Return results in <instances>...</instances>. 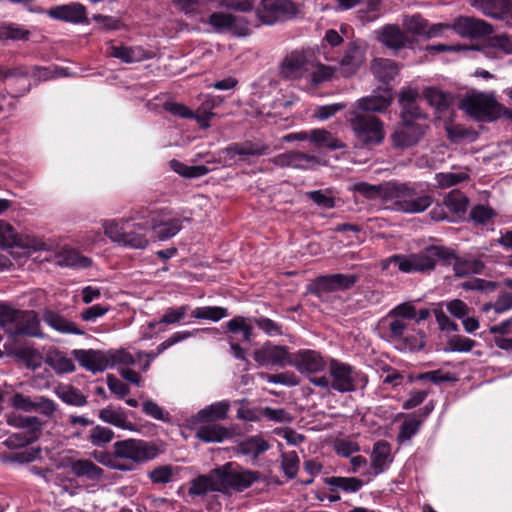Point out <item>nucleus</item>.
Listing matches in <instances>:
<instances>
[{
    "instance_id": "obj_1",
    "label": "nucleus",
    "mask_w": 512,
    "mask_h": 512,
    "mask_svg": "<svg viewBox=\"0 0 512 512\" xmlns=\"http://www.w3.org/2000/svg\"><path fill=\"white\" fill-rule=\"evenodd\" d=\"M452 259H456V257L451 250L440 246H430L417 254L391 256L382 262V268L388 269L389 265L393 263L404 273L426 272L433 270L437 261L442 260L448 263Z\"/></svg>"
},
{
    "instance_id": "obj_2",
    "label": "nucleus",
    "mask_w": 512,
    "mask_h": 512,
    "mask_svg": "<svg viewBox=\"0 0 512 512\" xmlns=\"http://www.w3.org/2000/svg\"><path fill=\"white\" fill-rule=\"evenodd\" d=\"M104 234L121 246L133 249H145L149 240L146 231L149 229L148 221L145 223L132 222L131 218L104 220L102 222Z\"/></svg>"
},
{
    "instance_id": "obj_3",
    "label": "nucleus",
    "mask_w": 512,
    "mask_h": 512,
    "mask_svg": "<svg viewBox=\"0 0 512 512\" xmlns=\"http://www.w3.org/2000/svg\"><path fill=\"white\" fill-rule=\"evenodd\" d=\"M346 120L350 125L356 140L364 147L379 145L385 138L384 123L375 115H364L354 109L346 113Z\"/></svg>"
},
{
    "instance_id": "obj_4",
    "label": "nucleus",
    "mask_w": 512,
    "mask_h": 512,
    "mask_svg": "<svg viewBox=\"0 0 512 512\" xmlns=\"http://www.w3.org/2000/svg\"><path fill=\"white\" fill-rule=\"evenodd\" d=\"M0 325L10 335L41 337L40 320L35 311H22L0 305Z\"/></svg>"
},
{
    "instance_id": "obj_5",
    "label": "nucleus",
    "mask_w": 512,
    "mask_h": 512,
    "mask_svg": "<svg viewBox=\"0 0 512 512\" xmlns=\"http://www.w3.org/2000/svg\"><path fill=\"white\" fill-rule=\"evenodd\" d=\"M434 195L428 190L418 191L415 185L395 181L392 202L397 211L419 214L434 203Z\"/></svg>"
},
{
    "instance_id": "obj_6",
    "label": "nucleus",
    "mask_w": 512,
    "mask_h": 512,
    "mask_svg": "<svg viewBox=\"0 0 512 512\" xmlns=\"http://www.w3.org/2000/svg\"><path fill=\"white\" fill-rule=\"evenodd\" d=\"M115 456L123 466H129L132 471L137 465L154 459L159 450L156 445L141 440L129 438L113 444Z\"/></svg>"
},
{
    "instance_id": "obj_7",
    "label": "nucleus",
    "mask_w": 512,
    "mask_h": 512,
    "mask_svg": "<svg viewBox=\"0 0 512 512\" xmlns=\"http://www.w3.org/2000/svg\"><path fill=\"white\" fill-rule=\"evenodd\" d=\"M315 66L313 53L305 49H295L287 53L278 65V76L284 81L307 79Z\"/></svg>"
},
{
    "instance_id": "obj_8",
    "label": "nucleus",
    "mask_w": 512,
    "mask_h": 512,
    "mask_svg": "<svg viewBox=\"0 0 512 512\" xmlns=\"http://www.w3.org/2000/svg\"><path fill=\"white\" fill-rule=\"evenodd\" d=\"M462 109L479 121L491 122L508 110L498 103L492 94L477 93L466 97L461 102Z\"/></svg>"
},
{
    "instance_id": "obj_9",
    "label": "nucleus",
    "mask_w": 512,
    "mask_h": 512,
    "mask_svg": "<svg viewBox=\"0 0 512 512\" xmlns=\"http://www.w3.org/2000/svg\"><path fill=\"white\" fill-rule=\"evenodd\" d=\"M21 248L33 251H45L50 249V244L42 238L18 233L8 222L0 220V248Z\"/></svg>"
},
{
    "instance_id": "obj_10",
    "label": "nucleus",
    "mask_w": 512,
    "mask_h": 512,
    "mask_svg": "<svg viewBox=\"0 0 512 512\" xmlns=\"http://www.w3.org/2000/svg\"><path fill=\"white\" fill-rule=\"evenodd\" d=\"M219 469L222 493L230 490L243 491L249 488L253 483L257 482L261 474L258 471L247 470L242 468H233V463L228 462Z\"/></svg>"
},
{
    "instance_id": "obj_11",
    "label": "nucleus",
    "mask_w": 512,
    "mask_h": 512,
    "mask_svg": "<svg viewBox=\"0 0 512 512\" xmlns=\"http://www.w3.org/2000/svg\"><path fill=\"white\" fill-rule=\"evenodd\" d=\"M297 13V7L291 0H261L255 13L261 24L271 25L277 21L291 19Z\"/></svg>"
},
{
    "instance_id": "obj_12",
    "label": "nucleus",
    "mask_w": 512,
    "mask_h": 512,
    "mask_svg": "<svg viewBox=\"0 0 512 512\" xmlns=\"http://www.w3.org/2000/svg\"><path fill=\"white\" fill-rule=\"evenodd\" d=\"M71 355L80 366L93 373L103 372L114 366L115 359L112 351L75 349L71 352Z\"/></svg>"
},
{
    "instance_id": "obj_13",
    "label": "nucleus",
    "mask_w": 512,
    "mask_h": 512,
    "mask_svg": "<svg viewBox=\"0 0 512 512\" xmlns=\"http://www.w3.org/2000/svg\"><path fill=\"white\" fill-rule=\"evenodd\" d=\"M428 125L421 122H402L391 135L393 147L407 149L417 145L424 137Z\"/></svg>"
},
{
    "instance_id": "obj_14",
    "label": "nucleus",
    "mask_w": 512,
    "mask_h": 512,
    "mask_svg": "<svg viewBox=\"0 0 512 512\" xmlns=\"http://www.w3.org/2000/svg\"><path fill=\"white\" fill-rule=\"evenodd\" d=\"M329 375L331 378V388L346 393L356 389L354 368L344 362L331 359L329 362Z\"/></svg>"
},
{
    "instance_id": "obj_15",
    "label": "nucleus",
    "mask_w": 512,
    "mask_h": 512,
    "mask_svg": "<svg viewBox=\"0 0 512 512\" xmlns=\"http://www.w3.org/2000/svg\"><path fill=\"white\" fill-rule=\"evenodd\" d=\"M255 362L260 366L285 367L292 364L288 348L280 345H273L271 342L264 343L253 352Z\"/></svg>"
},
{
    "instance_id": "obj_16",
    "label": "nucleus",
    "mask_w": 512,
    "mask_h": 512,
    "mask_svg": "<svg viewBox=\"0 0 512 512\" xmlns=\"http://www.w3.org/2000/svg\"><path fill=\"white\" fill-rule=\"evenodd\" d=\"M451 29L463 38H478L493 33V27L488 22L469 16H460L451 24Z\"/></svg>"
},
{
    "instance_id": "obj_17",
    "label": "nucleus",
    "mask_w": 512,
    "mask_h": 512,
    "mask_svg": "<svg viewBox=\"0 0 512 512\" xmlns=\"http://www.w3.org/2000/svg\"><path fill=\"white\" fill-rule=\"evenodd\" d=\"M471 5L488 17L512 25V2L509 0H473Z\"/></svg>"
},
{
    "instance_id": "obj_18",
    "label": "nucleus",
    "mask_w": 512,
    "mask_h": 512,
    "mask_svg": "<svg viewBox=\"0 0 512 512\" xmlns=\"http://www.w3.org/2000/svg\"><path fill=\"white\" fill-rule=\"evenodd\" d=\"M149 229L154 231L155 237L164 241L174 237L182 228L181 220L178 218L163 219L157 211L149 212L148 214Z\"/></svg>"
},
{
    "instance_id": "obj_19",
    "label": "nucleus",
    "mask_w": 512,
    "mask_h": 512,
    "mask_svg": "<svg viewBox=\"0 0 512 512\" xmlns=\"http://www.w3.org/2000/svg\"><path fill=\"white\" fill-rule=\"evenodd\" d=\"M271 161L274 165L281 168L290 167L301 170H306L311 166L320 163L317 156L299 151H288L286 153L276 155L271 159Z\"/></svg>"
},
{
    "instance_id": "obj_20",
    "label": "nucleus",
    "mask_w": 512,
    "mask_h": 512,
    "mask_svg": "<svg viewBox=\"0 0 512 512\" xmlns=\"http://www.w3.org/2000/svg\"><path fill=\"white\" fill-rule=\"evenodd\" d=\"M391 103L392 94L389 89H385L381 94H373L358 99L351 109L362 112L364 115H374L376 112L385 111Z\"/></svg>"
},
{
    "instance_id": "obj_21",
    "label": "nucleus",
    "mask_w": 512,
    "mask_h": 512,
    "mask_svg": "<svg viewBox=\"0 0 512 512\" xmlns=\"http://www.w3.org/2000/svg\"><path fill=\"white\" fill-rule=\"evenodd\" d=\"M395 181H387L378 185L367 182L355 183L352 190L359 193L368 200L380 199L382 202L392 201Z\"/></svg>"
},
{
    "instance_id": "obj_22",
    "label": "nucleus",
    "mask_w": 512,
    "mask_h": 512,
    "mask_svg": "<svg viewBox=\"0 0 512 512\" xmlns=\"http://www.w3.org/2000/svg\"><path fill=\"white\" fill-rule=\"evenodd\" d=\"M47 15L56 20L65 22H87L86 8L80 3L58 5L47 10Z\"/></svg>"
},
{
    "instance_id": "obj_23",
    "label": "nucleus",
    "mask_w": 512,
    "mask_h": 512,
    "mask_svg": "<svg viewBox=\"0 0 512 512\" xmlns=\"http://www.w3.org/2000/svg\"><path fill=\"white\" fill-rule=\"evenodd\" d=\"M379 41L389 49L398 51L412 44V39L398 25L384 26L378 36Z\"/></svg>"
},
{
    "instance_id": "obj_24",
    "label": "nucleus",
    "mask_w": 512,
    "mask_h": 512,
    "mask_svg": "<svg viewBox=\"0 0 512 512\" xmlns=\"http://www.w3.org/2000/svg\"><path fill=\"white\" fill-rule=\"evenodd\" d=\"M365 60L363 48L355 41L350 42L340 61V73L344 77L353 75Z\"/></svg>"
},
{
    "instance_id": "obj_25",
    "label": "nucleus",
    "mask_w": 512,
    "mask_h": 512,
    "mask_svg": "<svg viewBox=\"0 0 512 512\" xmlns=\"http://www.w3.org/2000/svg\"><path fill=\"white\" fill-rule=\"evenodd\" d=\"M7 423L21 429L26 434V438L22 443H32L37 440L42 427L41 421L35 416L12 414L7 417Z\"/></svg>"
},
{
    "instance_id": "obj_26",
    "label": "nucleus",
    "mask_w": 512,
    "mask_h": 512,
    "mask_svg": "<svg viewBox=\"0 0 512 512\" xmlns=\"http://www.w3.org/2000/svg\"><path fill=\"white\" fill-rule=\"evenodd\" d=\"M359 277L355 274H332L321 276L317 279V288L321 291L332 292L338 290H347L353 287Z\"/></svg>"
},
{
    "instance_id": "obj_27",
    "label": "nucleus",
    "mask_w": 512,
    "mask_h": 512,
    "mask_svg": "<svg viewBox=\"0 0 512 512\" xmlns=\"http://www.w3.org/2000/svg\"><path fill=\"white\" fill-rule=\"evenodd\" d=\"M229 410L230 403L227 400L219 401L199 410L192 417V422L195 425L198 423H216L226 419Z\"/></svg>"
},
{
    "instance_id": "obj_28",
    "label": "nucleus",
    "mask_w": 512,
    "mask_h": 512,
    "mask_svg": "<svg viewBox=\"0 0 512 512\" xmlns=\"http://www.w3.org/2000/svg\"><path fill=\"white\" fill-rule=\"evenodd\" d=\"M291 365L301 373H317L325 368V362L321 355L312 350L298 352Z\"/></svg>"
},
{
    "instance_id": "obj_29",
    "label": "nucleus",
    "mask_w": 512,
    "mask_h": 512,
    "mask_svg": "<svg viewBox=\"0 0 512 512\" xmlns=\"http://www.w3.org/2000/svg\"><path fill=\"white\" fill-rule=\"evenodd\" d=\"M219 469H213L207 475H201L191 482L190 495H204L210 491L222 492Z\"/></svg>"
},
{
    "instance_id": "obj_30",
    "label": "nucleus",
    "mask_w": 512,
    "mask_h": 512,
    "mask_svg": "<svg viewBox=\"0 0 512 512\" xmlns=\"http://www.w3.org/2000/svg\"><path fill=\"white\" fill-rule=\"evenodd\" d=\"M196 438L206 443H219L232 437V432L218 423H199Z\"/></svg>"
},
{
    "instance_id": "obj_31",
    "label": "nucleus",
    "mask_w": 512,
    "mask_h": 512,
    "mask_svg": "<svg viewBox=\"0 0 512 512\" xmlns=\"http://www.w3.org/2000/svg\"><path fill=\"white\" fill-rule=\"evenodd\" d=\"M370 459L373 475L377 476L383 473L392 462L390 444L383 440L376 442Z\"/></svg>"
},
{
    "instance_id": "obj_32",
    "label": "nucleus",
    "mask_w": 512,
    "mask_h": 512,
    "mask_svg": "<svg viewBox=\"0 0 512 512\" xmlns=\"http://www.w3.org/2000/svg\"><path fill=\"white\" fill-rule=\"evenodd\" d=\"M270 146L268 144L262 142H253L250 140H246L241 143H233L229 145L225 152L230 157L239 156H262L269 153Z\"/></svg>"
},
{
    "instance_id": "obj_33",
    "label": "nucleus",
    "mask_w": 512,
    "mask_h": 512,
    "mask_svg": "<svg viewBox=\"0 0 512 512\" xmlns=\"http://www.w3.org/2000/svg\"><path fill=\"white\" fill-rule=\"evenodd\" d=\"M270 444L261 435L250 436L241 441L237 447V453L250 457L253 461L270 449Z\"/></svg>"
},
{
    "instance_id": "obj_34",
    "label": "nucleus",
    "mask_w": 512,
    "mask_h": 512,
    "mask_svg": "<svg viewBox=\"0 0 512 512\" xmlns=\"http://www.w3.org/2000/svg\"><path fill=\"white\" fill-rule=\"evenodd\" d=\"M43 320L51 328L60 333L84 335V331L80 329L74 322L66 319L56 312L46 311L43 315Z\"/></svg>"
},
{
    "instance_id": "obj_35",
    "label": "nucleus",
    "mask_w": 512,
    "mask_h": 512,
    "mask_svg": "<svg viewBox=\"0 0 512 512\" xmlns=\"http://www.w3.org/2000/svg\"><path fill=\"white\" fill-rule=\"evenodd\" d=\"M222 101L223 99L220 96H206V99L201 103L196 112H194V119L201 128L207 129L210 127V120L215 116L212 110L219 106Z\"/></svg>"
},
{
    "instance_id": "obj_36",
    "label": "nucleus",
    "mask_w": 512,
    "mask_h": 512,
    "mask_svg": "<svg viewBox=\"0 0 512 512\" xmlns=\"http://www.w3.org/2000/svg\"><path fill=\"white\" fill-rule=\"evenodd\" d=\"M324 483L329 486L331 492L343 491L345 493H354L359 491L364 483L356 477H327Z\"/></svg>"
},
{
    "instance_id": "obj_37",
    "label": "nucleus",
    "mask_w": 512,
    "mask_h": 512,
    "mask_svg": "<svg viewBox=\"0 0 512 512\" xmlns=\"http://www.w3.org/2000/svg\"><path fill=\"white\" fill-rule=\"evenodd\" d=\"M371 70L376 78L383 83L393 80L399 73V68L395 61L391 59H375L372 63Z\"/></svg>"
},
{
    "instance_id": "obj_38",
    "label": "nucleus",
    "mask_w": 512,
    "mask_h": 512,
    "mask_svg": "<svg viewBox=\"0 0 512 512\" xmlns=\"http://www.w3.org/2000/svg\"><path fill=\"white\" fill-rule=\"evenodd\" d=\"M45 362L58 374L75 371V364L64 352L59 350L49 351Z\"/></svg>"
},
{
    "instance_id": "obj_39",
    "label": "nucleus",
    "mask_w": 512,
    "mask_h": 512,
    "mask_svg": "<svg viewBox=\"0 0 512 512\" xmlns=\"http://www.w3.org/2000/svg\"><path fill=\"white\" fill-rule=\"evenodd\" d=\"M310 141L319 148L325 147L330 150L343 149L345 143L336 138L331 132L325 129H313L310 132Z\"/></svg>"
},
{
    "instance_id": "obj_40",
    "label": "nucleus",
    "mask_w": 512,
    "mask_h": 512,
    "mask_svg": "<svg viewBox=\"0 0 512 512\" xmlns=\"http://www.w3.org/2000/svg\"><path fill=\"white\" fill-rule=\"evenodd\" d=\"M70 468L77 477H87L90 480H99L104 473L102 468L87 459L72 461Z\"/></svg>"
},
{
    "instance_id": "obj_41",
    "label": "nucleus",
    "mask_w": 512,
    "mask_h": 512,
    "mask_svg": "<svg viewBox=\"0 0 512 512\" xmlns=\"http://www.w3.org/2000/svg\"><path fill=\"white\" fill-rule=\"evenodd\" d=\"M107 55L125 63L139 62L144 58V51L138 47L114 46L107 49Z\"/></svg>"
},
{
    "instance_id": "obj_42",
    "label": "nucleus",
    "mask_w": 512,
    "mask_h": 512,
    "mask_svg": "<svg viewBox=\"0 0 512 512\" xmlns=\"http://www.w3.org/2000/svg\"><path fill=\"white\" fill-rule=\"evenodd\" d=\"M260 22L255 14L250 17L232 15L229 32L238 37L248 36L252 27H258Z\"/></svg>"
},
{
    "instance_id": "obj_43",
    "label": "nucleus",
    "mask_w": 512,
    "mask_h": 512,
    "mask_svg": "<svg viewBox=\"0 0 512 512\" xmlns=\"http://www.w3.org/2000/svg\"><path fill=\"white\" fill-rule=\"evenodd\" d=\"M57 263L67 267L87 268L92 264V260L73 249H65L58 254Z\"/></svg>"
},
{
    "instance_id": "obj_44",
    "label": "nucleus",
    "mask_w": 512,
    "mask_h": 512,
    "mask_svg": "<svg viewBox=\"0 0 512 512\" xmlns=\"http://www.w3.org/2000/svg\"><path fill=\"white\" fill-rule=\"evenodd\" d=\"M99 418L110 425L118 428L128 429L129 422L123 410L114 409L112 406H108L99 410Z\"/></svg>"
},
{
    "instance_id": "obj_45",
    "label": "nucleus",
    "mask_w": 512,
    "mask_h": 512,
    "mask_svg": "<svg viewBox=\"0 0 512 512\" xmlns=\"http://www.w3.org/2000/svg\"><path fill=\"white\" fill-rule=\"evenodd\" d=\"M335 72L336 69L334 67L326 66L315 61V66L310 71L307 78L309 87H318L321 83L330 80Z\"/></svg>"
},
{
    "instance_id": "obj_46",
    "label": "nucleus",
    "mask_w": 512,
    "mask_h": 512,
    "mask_svg": "<svg viewBox=\"0 0 512 512\" xmlns=\"http://www.w3.org/2000/svg\"><path fill=\"white\" fill-rule=\"evenodd\" d=\"M468 179L466 172H439L434 176L435 186L439 189H448Z\"/></svg>"
},
{
    "instance_id": "obj_47",
    "label": "nucleus",
    "mask_w": 512,
    "mask_h": 512,
    "mask_svg": "<svg viewBox=\"0 0 512 512\" xmlns=\"http://www.w3.org/2000/svg\"><path fill=\"white\" fill-rule=\"evenodd\" d=\"M443 204L454 214H463L468 206V198L461 191L454 189L445 196Z\"/></svg>"
},
{
    "instance_id": "obj_48",
    "label": "nucleus",
    "mask_w": 512,
    "mask_h": 512,
    "mask_svg": "<svg viewBox=\"0 0 512 512\" xmlns=\"http://www.w3.org/2000/svg\"><path fill=\"white\" fill-rule=\"evenodd\" d=\"M171 169L185 178H197L206 175L209 169L204 165L188 166L176 159L169 162Z\"/></svg>"
},
{
    "instance_id": "obj_49",
    "label": "nucleus",
    "mask_w": 512,
    "mask_h": 512,
    "mask_svg": "<svg viewBox=\"0 0 512 512\" xmlns=\"http://www.w3.org/2000/svg\"><path fill=\"white\" fill-rule=\"evenodd\" d=\"M114 437V432L108 428L101 425H96L93 427L88 435V441L96 447H105L109 444Z\"/></svg>"
},
{
    "instance_id": "obj_50",
    "label": "nucleus",
    "mask_w": 512,
    "mask_h": 512,
    "mask_svg": "<svg viewBox=\"0 0 512 512\" xmlns=\"http://www.w3.org/2000/svg\"><path fill=\"white\" fill-rule=\"evenodd\" d=\"M423 95L431 106L440 111L448 108L452 100V97L449 94H445L432 87L426 88Z\"/></svg>"
},
{
    "instance_id": "obj_51",
    "label": "nucleus",
    "mask_w": 512,
    "mask_h": 512,
    "mask_svg": "<svg viewBox=\"0 0 512 512\" xmlns=\"http://www.w3.org/2000/svg\"><path fill=\"white\" fill-rule=\"evenodd\" d=\"M56 393L58 397L66 404L77 407H82L87 404L86 396L72 386L62 387Z\"/></svg>"
},
{
    "instance_id": "obj_52",
    "label": "nucleus",
    "mask_w": 512,
    "mask_h": 512,
    "mask_svg": "<svg viewBox=\"0 0 512 512\" xmlns=\"http://www.w3.org/2000/svg\"><path fill=\"white\" fill-rule=\"evenodd\" d=\"M476 345V342L468 337L455 334L451 336L444 348L445 352H470Z\"/></svg>"
},
{
    "instance_id": "obj_53",
    "label": "nucleus",
    "mask_w": 512,
    "mask_h": 512,
    "mask_svg": "<svg viewBox=\"0 0 512 512\" xmlns=\"http://www.w3.org/2000/svg\"><path fill=\"white\" fill-rule=\"evenodd\" d=\"M191 335H192V333L188 332V331L187 332H176L157 347L156 353H154V352H150V353L139 352L137 354V356L139 359H142L143 357H147L148 360L150 361L151 359L155 358L156 356H158L159 354L164 352L167 348L171 347L172 345L178 343L181 340H184V339L190 337Z\"/></svg>"
},
{
    "instance_id": "obj_54",
    "label": "nucleus",
    "mask_w": 512,
    "mask_h": 512,
    "mask_svg": "<svg viewBox=\"0 0 512 512\" xmlns=\"http://www.w3.org/2000/svg\"><path fill=\"white\" fill-rule=\"evenodd\" d=\"M191 316L196 319H207L218 321L227 316V309L223 307H197L191 313Z\"/></svg>"
},
{
    "instance_id": "obj_55",
    "label": "nucleus",
    "mask_w": 512,
    "mask_h": 512,
    "mask_svg": "<svg viewBox=\"0 0 512 512\" xmlns=\"http://www.w3.org/2000/svg\"><path fill=\"white\" fill-rule=\"evenodd\" d=\"M306 196L309 197L317 206L324 209H332L335 207V199L330 189L308 191Z\"/></svg>"
},
{
    "instance_id": "obj_56",
    "label": "nucleus",
    "mask_w": 512,
    "mask_h": 512,
    "mask_svg": "<svg viewBox=\"0 0 512 512\" xmlns=\"http://www.w3.org/2000/svg\"><path fill=\"white\" fill-rule=\"evenodd\" d=\"M92 457L100 464L107 466L111 469L118 471H127L130 467L123 466L121 461H118L114 451L110 454L108 452L103 451H94L92 453Z\"/></svg>"
},
{
    "instance_id": "obj_57",
    "label": "nucleus",
    "mask_w": 512,
    "mask_h": 512,
    "mask_svg": "<svg viewBox=\"0 0 512 512\" xmlns=\"http://www.w3.org/2000/svg\"><path fill=\"white\" fill-rule=\"evenodd\" d=\"M403 26L406 34L425 35L428 22L420 15H413L404 19Z\"/></svg>"
},
{
    "instance_id": "obj_58",
    "label": "nucleus",
    "mask_w": 512,
    "mask_h": 512,
    "mask_svg": "<svg viewBox=\"0 0 512 512\" xmlns=\"http://www.w3.org/2000/svg\"><path fill=\"white\" fill-rule=\"evenodd\" d=\"M512 308V293L503 292L501 293L494 303H486L482 306V310L488 313L490 310H494L495 313H503Z\"/></svg>"
},
{
    "instance_id": "obj_59",
    "label": "nucleus",
    "mask_w": 512,
    "mask_h": 512,
    "mask_svg": "<svg viewBox=\"0 0 512 512\" xmlns=\"http://www.w3.org/2000/svg\"><path fill=\"white\" fill-rule=\"evenodd\" d=\"M227 328L232 333L242 332L244 341L252 339L253 327L246 322V318L242 316L234 317L227 323Z\"/></svg>"
},
{
    "instance_id": "obj_60",
    "label": "nucleus",
    "mask_w": 512,
    "mask_h": 512,
    "mask_svg": "<svg viewBox=\"0 0 512 512\" xmlns=\"http://www.w3.org/2000/svg\"><path fill=\"white\" fill-rule=\"evenodd\" d=\"M259 413L260 416L277 423H291L293 421V416L283 408L264 407L260 409Z\"/></svg>"
},
{
    "instance_id": "obj_61",
    "label": "nucleus",
    "mask_w": 512,
    "mask_h": 512,
    "mask_svg": "<svg viewBox=\"0 0 512 512\" xmlns=\"http://www.w3.org/2000/svg\"><path fill=\"white\" fill-rule=\"evenodd\" d=\"M281 467L284 474L289 478H294L299 469V457L296 452H288L281 457Z\"/></svg>"
},
{
    "instance_id": "obj_62",
    "label": "nucleus",
    "mask_w": 512,
    "mask_h": 512,
    "mask_svg": "<svg viewBox=\"0 0 512 512\" xmlns=\"http://www.w3.org/2000/svg\"><path fill=\"white\" fill-rule=\"evenodd\" d=\"M261 377L269 383L282 384L286 386H296L299 384L298 377L293 372H284L279 374H261Z\"/></svg>"
},
{
    "instance_id": "obj_63",
    "label": "nucleus",
    "mask_w": 512,
    "mask_h": 512,
    "mask_svg": "<svg viewBox=\"0 0 512 512\" xmlns=\"http://www.w3.org/2000/svg\"><path fill=\"white\" fill-rule=\"evenodd\" d=\"M495 216V212L488 206L476 205L470 211V219L476 224H486Z\"/></svg>"
},
{
    "instance_id": "obj_64",
    "label": "nucleus",
    "mask_w": 512,
    "mask_h": 512,
    "mask_svg": "<svg viewBox=\"0 0 512 512\" xmlns=\"http://www.w3.org/2000/svg\"><path fill=\"white\" fill-rule=\"evenodd\" d=\"M417 316V312L415 307L409 303L405 302L402 304L397 305L395 308H393L389 314V318H398V319H414Z\"/></svg>"
}]
</instances>
